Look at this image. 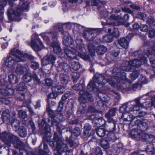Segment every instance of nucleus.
<instances>
[{
  "label": "nucleus",
  "instance_id": "nucleus-10",
  "mask_svg": "<svg viewBox=\"0 0 155 155\" xmlns=\"http://www.w3.org/2000/svg\"><path fill=\"white\" fill-rule=\"evenodd\" d=\"M147 61L146 57H143L140 59V60L135 59L129 61L127 62L128 66H122L121 69L123 71H129L131 70L132 67H138L140 66L142 63L145 64Z\"/></svg>",
  "mask_w": 155,
  "mask_h": 155
},
{
  "label": "nucleus",
  "instance_id": "nucleus-39",
  "mask_svg": "<svg viewBox=\"0 0 155 155\" xmlns=\"http://www.w3.org/2000/svg\"><path fill=\"white\" fill-rule=\"evenodd\" d=\"M23 79L24 81L26 82L30 81L31 77L30 74L28 73V72H26V73L23 75Z\"/></svg>",
  "mask_w": 155,
  "mask_h": 155
},
{
  "label": "nucleus",
  "instance_id": "nucleus-33",
  "mask_svg": "<svg viewBox=\"0 0 155 155\" xmlns=\"http://www.w3.org/2000/svg\"><path fill=\"white\" fill-rule=\"evenodd\" d=\"M105 130L102 128H98L96 130V133L97 135L100 137H104L106 134Z\"/></svg>",
  "mask_w": 155,
  "mask_h": 155
},
{
  "label": "nucleus",
  "instance_id": "nucleus-63",
  "mask_svg": "<svg viewBox=\"0 0 155 155\" xmlns=\"http://www.w3.org/2000/svg\"><path fill=\"white\" fill-rule=\"evenodd\" d=\"M29 124L32 130V131H35L36 128L34 123L32 120H31L30 121Z\"/></svg>",
  "mask_w": 155,
  "mask_h": 155
},
{
  "label": "nucleus",
  "instance_id": "nucleus-55",
  "mask_svg": "<svg viewBox=\"0 0 155 155\" xmlns=\"http://www.w3.org/2000/svg\"><path fill=\"white\" fill-rule=\"evenodd\" d=\"M96 155H102V153L101 148L98 147H96L95 150Z\"/></svg>",
  "mask_w": 155,
  "mask_h": 155
},
{
  "label": "nucleus",
  "instance_id": "nucleus-17",
  "mask_svg": "<svg viewBox=\"0 0 155 155\" xmlns=\"http://www.w3.org/2000/svg\"><path fill=\"white\" fill-rule=\"evenodd\" d=\"M56 58L55 56L52 55H47L44 57L42 61V65H45L50 63L53 64Z\"/></svg>",
  "mask_w": 155,
  "mask_h": 155
},
{
  "label": "nucleus",
  "instance_id": "nucleus-32",
  "mask_svg": "<svg viewBox=\"0 0 155 155\" xmlns=\"http://www.w3.org/2000/svg\"><path fill=\"white\" fill-rule=\"evenodd\" d=\"M108 119L107 124L110 125V126H112V127L109 128V130L112 131L114 130L115 127V122L114 120L110 117L107 118Z\"/></svg>",
  "mask_w": 155,
  "mask_h": 155
},
{
  "label": "nucleus",
  "instance_id": "nucleus-51",
  "mask_svg": "<svg viewBox=\"0 0 155 155\" xmlns=\"http://www.w3.org/2000/svg\"><path fill=\"white\" fill-rule=\"evenodd\" d=\"M31 67L34 70L36 69L39 68V64L37 62H32L31 63Z\"/></svg>",
  "mask_w": 155,
  "mask_h": 155
},
{
  "label": "nucleus",
  "instance_id": "nucleus-2",
  "mask_svg": "<svg viewBox=\"0 0 155 155\" xmlns=\"http://www.w3.org/2000/svg\"><path fill=\"white\" fill-rule=\"evenodd\" d=\"M136 104L135 105L133 104L130 102H128L124 104L120 107L119 111L122 114V118L124 121H132L135 117L130 113V112L134 110H138L140 108H143L145 106L143 103H141L140 102V99L137 98L135 99ZM147 105L145 106L146 107H149L153 106L155 108V101H151L148 103Z\"/></svg>",
  "mask_w": 155,
  "mask_h": 155
},
{
  "label": "nucleus",
  "instance_id": "nucleus-41",
  "mask_svg": "<svg viewBox=\"0 0 155 155\" xmlns=\"http://www.w3.org/2000/svg\"><path fill=\"white\" fill-rule=\"evenodd\" d=\"M121 89L123 92L125 93L127 92L128 93L133 92L136 91L137 88H122Z\"/></svg>",
  "mask_w": 155,
  "mask_h": 155
},
{
  "label": "nucleus",
  "instance_id": "nucleus-3",
  "mask_svg": "<svg viewBox=\"0 0 155 155\" xmlns=\"http://www.w3.org/2000/svg\"><path fill=\"white\" fill-rule=\"evenodd\" d=\"M140 123L136 129L132 130L130 132V135L133 139L137 140H143L144 141L149 140L150 139L153 138V135L145 133L144 131L147 130L148 124L145 121L137 120L136 124Z\"/></svg>",
  "mask_w": 155,
  "mask_h": 155
},
{
  "label": "nucleus",
  "instance_id": "nucleus-14",
  "mask_svg": "<svg viewBox=\"0 0 155 155\" xmlns=\"http://www.w3.org/2000/svg\"><path fill=\"white\" fill-rule=\"evenodd\" d=\"M129 19V16L127 14L125 15L123 18H121L120 16L116 14H112L111 15L108 19V22L110 24L115 23V21L121 20L123 23L125 22Z\"/></svg>",
  "mask_w": 155,
  "mask_h": 155
},
{
  "label": "nucleus",
  "instance_id": "nucleus-25",
  "mask_svg": "<svg viewBox=\"0 0 155 155\" xmlns=\"http://www.w3.org/2000/svg\"><path fill=\"white\" fill-rule=\"evenodd\" d=\"M51 46L53 48L54 52L57 54L60 53L61 49L57 42L54 41L51 44Z\"/></svg>",
  "mask_w": 155,
  "mask_h": 155
},
{
  "label": "nucleus",
  "instance_id": "nucleus-24",
  "mask_svg": "<svg viewBox=\"0 0 155 155\" xmlns=\"http://www.w3.org/2000/svg\"><path fill=\"white\" fill-rule=\"evenodd\" d=\"M95 119H96L98 121L100 122L101 121V122H99V124L101 126H103L104 125H105L106 122L101 117L102 116V114L101 113L99 112H96V113L94 114Z\"/></svg>",
  "mask_w": 155,
  "mask_h": 155
},
{
  "label": "nucleus",
  "instance_id": "nucleus-27",
  "mask_svg": "<svg viewBox=\"0 0 155 155\" xmlns=\"http://www.w3.org/2000/svg\"><path fill=\"white\" fill-rule=\"evenodd\" d=\"M101 95H103L102 94H98V96L100 97L101 100H99L97 101V104L99 106H102L103 105L102 101L105 102H108L110 100V97L107 95L102 96Z\"/></svg>",
  "mask_w": 155,
  "mask_h": 155
},
{
  "label": "nucleus",
  "instance_id": "nucleus-15",
  "mask_svg": "<svg viewBox=\"0 0 155 155\" xmlns=\"http://www.w3.org/2000/svg\"><path fill=\"white\" fill-rule=\"evenodd\" d=\"M96 32V30L91 28H87L84 31L83 37L85 39L89 40L91 41L94 39V37L97 35L95 34Z\"/></svg>",
  "mask_w": 155,
  "mask_h": 155
},
{
  "label": "nucleus",
  "instance_id": "nucleus-57",
  "mask_svg": "<svg viewBox=\"0 0 155 155\" xmlns=\"http://www.w3.org/2000/svg\"><path fill=\"white\" fill-rule=\"evenodd\" d=\"M64 103L62 101H60L59 102L58 107V110L59 111H61L63 108L64 106Z\"/></svg>",
  "mask_w": 155,
  "mask_h": 155
},
{
  "label": "nucleus",
  "instance_id": "nucleus-37",
  "mask_svg": "<svg viewBox=\"0 0 155 155\" xmlns=\"http://www.w3.org/2000/svg\"><path fill=\"white\" fill-rule=\"evenodd\" d=\"M113 37L111 35H107L103 38V41L104 42L110 43L113 40Z\"/></svg>",
  "mask_w": 155,
  "mask_h": 155
},
{
  "label": "nucleus",
  "instance_id": "nucleus-64",
  "mask_svg": "<svg viewBox=\"0 0 155 155\" xmlns=\"http://www.w3.org/2000/svg\"><path fill=\"white\" fill-rule=\"evenodd\" d=\"M74 29L76 31H78L79 29H80L82 28V27L78 24H75L74 25Z\"/></svg>",
  "mask_w": 155,
  "mask_h": 155
},
{
  "label": "nucleus",
  "instance_id": "nucleus-50",
  "mask_svg": "<svg viewBox=\"0 0 155 155\" xmlns=\"http://www.w3.org/2000/svg\"><path fill=\"white\" fill-rule=\"evenodd\" d=\"M85 112V109L84 108H79L78 110L77 111V114L79 116H81V115L84 114Z\"/></svg>",
  "mask_w": 155,
  "mask_h": 155
},
{
  "label": "nucleus",
  "instance_id": "nucleus-44",
  "mask_svg": "<svg viewBox=\"0 0 155 155\" xmlns=\"http://www.w3.org/2000/svg\"><path fill=\"white\" fill-rule=\"evenodd\" d=\"M80 76L78 73L77 72H73L72 74V78L74 83H75L78 79Z\"/></svg>",
  "mask_w": 155,
  "mask_h": 155
},
{
  "label": "nucleus",
  "instance_id": "nucleus-45",
  "mask_svg": "<svg viewBox=\"0 0 155 155\" xmlns=\"http://www.w3.org/2000/svg\"><path fill=\"white\" fill-rule=\"evenodd\" d=\"M81 131L79 128L76 127L74 128L73 130V134L75 136L78 137L81 134Z\"/></svg>",
  "mask_w": 155,
  "mask_h": 155
},
{
  "label": "nucleus",
  "instance_id": "nucleus-5",
  "mask_svg": "<svg viewBox=\"0 0 155 155\" xmlns=\"http://www.w3.org/2000/svg\"><path fill=\"white\" fill-rule=\"evenodd\" d=\"M11 54L14 56L15 57H9L4 62L6 66L9 68H14L17 63L24 61V59L25 58H28L30 60L33 59L34 58L32 55L23 54L20 51L16 49L11 50Z\"/></svg>",
  "mask_w": 155,
  "mask_h": 155
},
{
  "label": "nucleus",
  "instance_id": "nucleus-20",
  "mask_svg": "<svg viewBox=\"0 0 155 155\" xmlns=\"http://www.w3.org/2000/svg\"><path fill=\"white\" fill-rule=\"evenodd\" d=\"M148 81L145 77L142 75L140 76L139 80L134 85L133 87H140L142 86V84H147Z\"/></svg>",
  "mask_w": 155,
  "mask_h": 155
},
{
  "label": "nucleus",
  "instance_id": "nucleus-16",
  "mask_svg": "<svg viewBox=\"0 0 155 155\" xmlns=\"http://www.w3.org/2000/svg\"><path fill=\"white\" fill-rule=\"evenodd\" d=\"M52 91V93L49 94L48 96L47 101L48 103H50V98H55L58 96L59 94H62L65 91V88H51Z\"/></svg>",
  "mask_w": 155,
  "mask_h": 155
},
{
  "label": "nucleus",
  "instance_id": "nucleus-28",
  "mask_svg": "<svg viewBox=\"0 0 155 155\" xmlns=\"http://www.w3.org/2000/svg\"><path fill=\"white\" fill-rule=\"evenodd\" d=\"M18 133L19 135L22 137H25L27 135L26 129L23 126H21L19 128Z\"/></svg>",
  "mask_w": 155,
  "mask_h": 155
},
{
  "label": "nucleus",
  "instance_id": "nucleus-29",
  "mask_svg": "<svg viewBox=\"0 0 155 155\" xmlns=\"http://www.w3.org/2000/svg\"><path fill=\"white\" fill-rule=\"evenodd\" d=\"M107 50V48L103 45L98 46L97 49V52L98 54L102 55L105 53Z\"/></svg>",
  "mask_w": 155,
  "mask_h": 155
},
{
  "label": "nucleus",
  "instance_id": "nucleus-49",
  "mask_svg": "<svg viewBox=\"0 0 155 155\" xmlns=\"http://www.w3.org/2000/svg\"><path fill=\"white\" fill-rule=\"evenodd\" d=\"M31 79H33L35 82L36 83V84H39L40 83L39 79H38V77L36 74H33L31 76Z\"/></svg>",
  "mask_w": 155,
  "mask_h": 155
},
{
  "label": "nucleus",
  "instance_id": "nucleus-8",
  "mask_svg": "<svg viewBox=\"0 0 155 155\" xmlns=\"http://www.w3.org/2000/svg\"><path fill=\"white\" fill-rule=\"evenodd\" d=\"M65 54L69 58H74L77 55L79 57L85 61H88L90 59L88 55L82 54L78 52L76 50L71 48V47H66L64 48Z\"/></svg>",
  "mask_w": 155,
  "mask_h": 155
},
{
  "label": "nucleus",
  "instance_id": "nucleus-26",
  "mask_svg": "<svg viewBox=\"0 0 155 155\" xmlns=\"http://www.w3.org/2000/svg\"><path fill=\"white\" fill-rule=\"evenodd\" d=\"M77 44V48L83 51L85 50L84 46L83 43V41L80 38H77L76 40Z\"/></svg>",
  "mask_w": 155,
  "mask_h": 155
},
{
  "label": "nucleus",
  "instance_id": "nucleus-31",
  "mask_svg": "<svg viewBox=\"0 0 155 155\" xmlns=\"http://www.w3.org/2000/svg\"><path fill=\"white\" fill-rule=\"evenodd\" d=\"M69 80V77L66 74H61L60 75V81L63 84H67Z\"/></svg>",
  "mask_w": 155,
  "mask_h": 155
},
{
  "label": "nucleus",
  "instance_id": "nucleus-36",
  "mask_svg": "<svg viewBox=\"0 0 155 155\" xmlns=\"http://www.w3.org/2000/svg\"><path fill=\"white\" fill-rule=\"evenodd\" d=\"M117 110V109L116 108L111 109L105 114L106 117L107 118H109L114 116Z\"/></svg>",
  "mask_w": 155,
  "mask_h": 155
},
{
  "label": "nucleus",
  "instance_id": "nucleus-23",
  "mask_svg": "<svg viewBox=\"0 0 155 155\" xmlns=\"http://www.w3.org/2000/svg\"><path fill=\"white\" fill-rule=\"evenodd\" d=\"M15 72L18 74H23L24 72H28L27 69L23 66L19 64L16 68Z\"/></svg>",
  "mask_w": 155,
  "mask_h": 155
},
{
  "label": "nucleus",
  "instance_id": "nucleus-30",
  "mask_svg": "<svg viewBox=\"0 0 155 155\" xmlns=\"http://www.w3.org/2000/svg\"><path fill=\"white\" fill-rule=\"evenodd\" d=\"M63 115L60 113L56 114L54 117V120L57 123H58L63 120Z\"/></svg>",
  "mask_w": 155,
  "mask_h": 155
},
{
  "label": "nucleus",
  "instance_id": "nucleus-12",
  "mask_svg": "<svg viewBox=\"0 0 155 155\" xmlns=\"http://www.w3.org/2000/svg\"><path fill=\"white\" fill-rule=\"evenodd\" d=\"M39 126L42 129V134L44 139L47 141H49L48 138L51 137L52 135L50 131V127L45 123L44 120H42L41 124H38Z\"/></svg>",
  "mask_w": 155,
  "mask_h": 155
},
{
  "label": "nucleus",
  "instance_id": "nucleus-54",
  "mask_svg": "<svg viewBox=\"0 0 155 155\" xmlns=\"http://www.w3.org/2000/svg\"><path fill=\"white\" fill-rule=\"evenodd\" d=\"M146 16L147 15L146 14L141 12L139 13L137 15V17L138 18L143 20H144Z\"/></svg>",
  "mask_w": 155,
  "mask_h": 155
},
{
  "label": "nucleus",
  "instance_id": "nucleus-38",
  "mask_svg": "<svg viewBox=\"0 0 155 155\" xmlns=\"http://www.w3.org/2000/svg\"><path fill=\"white\" fill-rule=\"evenodd\" d=\"M89 51L91 55H94L95 53V47L92 44H89L88 46Z\"/></svg>",
  "mask_w": 155,
  "mask_h": 155
},
{
  "label": "nucleus",
  "instance_id": "nucleus-58",
  "mask_svg": "<svg viewBox=\"0 0 155 155\" xmlns=\"http://www.w3.org/2000/svg\"><path fill=\"white\" fill-rule=\"evenodd\" d=\"M148 27L146 25H143L140 27L141 31L144 32L147 31L148 30Z\"/></svg>",
  "mask_w": 155,
  "mask_h": 155
},
{
  "label": "nucleus",
  "instance_id": "nucleus-42",
  "mask_svg": "<svg viewBox=\"0 0 155 155\" xmlns=\"http://www.w3.org/2000/svg\"><path fill=\"white\" fill-rule=\"evenodd\" d=\"M18 114L19 117L22 118H25L28 117L26 112L23 110H19Z\"/></svg>",
  "mask_w": 155,
  "mask_h": 155
},
{
  "label": "nucleus",
  "instance_id": "nucleus-13",
  "mask_svg": "<svg viewBox=\"0 0 155 155\" xmlns=\"http://www.w3.org/2000/svg\"><path fill=\"white\" fill-rule=\"evenodd\" d=\"M84 88H82L79 92L80 96L78 98L79 101L81 104H85L88 100L91 102L93 101V99L92 95L85 91Z\"/></svg>",
  "mask_w": 155,
  "mask_h": 155
},
{
  "label": "nucleus",
  "instance_id": "nucleus-22",
  "mask_svg": "<svg viewBox=\"0 0 155 155\" xmlns=\"http://www.w3.org/2000/svg\"><path fill=\"white\" fill-rule=\"evenodd\" d=\"M13 130L15 132L18 131L20 128V122L16 118H13L11 122Z\"/></svg>",
  "mask_w": 155,
  "mask_h": 155
},
{
  "label": "nucleus",
  "instance_id": "nucleus-43",
  "mask_svg": "<svg viewBox=\"0 0 155 155\" xmlns=\"http://www.w3.org/2000/svg\"><path fill=\"white\" fill-rule=\"evenodd\" d=\"M71 65L72 68L75 71L78 70L80 68V65L78 62H72Z\"/></svg>",
  "mask_w": 155,
  "mask_h": 155
},
{
  "label": "nucleus",
  "instance_id": "nucleus-6",
  "mask_svg": "<svg viewBox=\"0 0 155 155\" xmlns=\"http://www.w3.org/2000/svg\"><path fill=\"white\" fill-rule=\"evenodd\" d=\"M1 140L7 146L10 147L12 144H13L14 147L20 149V152L23 150L25 147V144L21 141L19 140L18 137L12 134L7 132H4L0 135Z\"/></svg>",
  "mask_w": 155,
  "mask_h": 155
},
{
  "label": "nucleus",
  "instance_id": "nucleus-9",
  "mask_svg": "<svg viewBox=\"0 0 155 155\" xmlns=\"http://www.w3.org/2000/svg\"><path fill=\"white\" fill-rule=\"evenodd\" d=\"M28 6V3H24L21 6V8L18 7L16 11H14L12 8H9L8 10V16L9 18H11L12 15H14L15 16V20L18 21H21L20 16L21 15L23 11L24 10H27Z\"/></svg>",
  "mask_w": 155,
  "mask_h": 155
},
{
  "label": "nucleus",
  "instance_id": "nucleus-34",
  "mask_svg": "<svg viewBox=\"0 0 155 155\" xmlns=\"http://www.w3.org/2000/svg\"><path fill=\"white\" fill-rule=\"evenodd\" d=\"M107 139L110 141L113 142L117 138L115 134L112 132H109L107 135Z\"/></svg>",
  "mask_w": 155,
  "mask_h": 155
},
{
  "label": "nucleus",
  "instance_id": "nucleus-48",
  "mask_svg": "<svg viewBox=\"0 0 155 155\" xmlns=\"http://www.w3.org/2000/svg\"><path fill=\"white\" fill-rule=\"evenodd\" d=\"M32 39H36L37 40L40 45L42 46V47H44V45L42 44V43L41 41L40 40V39L38 38V36L36 34H34L32 36Z\"/></svg>",
  "mask_w": 155,
  "mask_h": 155
},
{
  "label": "nucleus",
  "instance_id": "nucleus-52",
  "mask_svg": "<svg viewBox=\"0 0 155 155\" xmlns=\"http://www.w3.org/2000/svg\"><path fill=\"white\" fill-rule=\"evenodd\" d=\"M0 92L2 95L4 96H6L8 93V91L6 90L4 88H0Z\"/></svg>",
  "mask_w": 155,
  "mask_h": 155
},
{
  "label": "nucleus",
  "instance_id": "nucleus-18",
  "mask_svg": "<svg viewBox=\"0 0 155 155\" xmlns=\"http://www.w3.org/2000/svg\"><path fill=\"white\" fill-rule=\"evenodd\" d=\"M58 70L59 71H64L65 72H68L70 71L71 68L67 63H61L59 64L58 67Z\"/></svg>",
  "mask_w": 155,
  "mask_h": 155
},
{
  "label": "nucleus",
  "instance_id": "nucleus-53",
  "mask_svg": "<svg viewBox=\"0 0 155 155\" xmlns=\"http://www.w3.org/2000/svg\"><path fill=\"white\" fill-rule=\"evenodd\" d=\"M45 82L46 84L48 86H50L53 84V81L50 78H48L45 79Z\"/></svg>",
  "mask_w": 155,
  "mask_h": 155
},
{
  "label": "nucleus",
  "instance_id": "nucleus-19",
  "mask_svg": "<svg viewBox=\"0 0 155 155\" xmlns=\"http://www.w3.org/2000/svg\"><path fill=\"white\" fill-rule=\"evenodd\" d=\"M2 118L4 122L7 123L8 122H9L11 118V116L8 110H5L3 111L2 114Z\"/></svg>",
  "mask_w": 155,
  "mask_h": 155
},
{
  "label": "nucleus",
  "instance_id": "nucleus-21",
  "mask_svg": "<svg viewBox=\"0 0 155 155\" xmlns=\"http://www.w3.org/2000/svg\"><path fill=\"white\" fill-rule=\"evenodd\" d=\"M132 34H130L129 36L127 37L126 38H121L118 41L119 44L123 48L127 49L128 47V40L129 39L128 38L131 36Z\"/></svg>",
  "mask_w": 155,
  "mask_h": 155
},
{
  "label": "nucleus",
  "instance_id": "nucleus-61",
  "mask_svg": "<svg viewBox=\"0 0 155 155\" xmlns=\"http://www.w3.org/2000/svg\"><path fill=\"white\" fill-rule=\"evenodd\" d=\"M70 95V93L69 92H67L64 95L62 96L61 101H65L68 98Z\"/></svg>",
  "mask_w": 155,
  "mask_h": 155
},
{
  "label": "nucleus",
  "instance_id": "nucleus-59",
  "mask_svg": "<svg viewBox=\"0 0 155 155\" xmlns=\"http://www.w3.org/2000/svg\"><path fill=\"white\" fill-rule=\"evenodd\" d=\"M112 35L114 37H117L119 36V33L118 29H115L112 33H111Z\"/></svg>",
  "mask_w": 155,
  "mask_h": 155
},
{
  "label": "nucleus",
  "instance_id": "nucleus-35",
  "mask_svg": "<svg viewBox=\"0 0 155 155\" xmlns=\"http://www.w3.org/2000/svg\"><path fill=\"white\" fill-rule=\"evenodd\" d=\"M31 46L35 51H37L41 50L40 48L37 43L34 40H32L31 41Z\"/></svg>",
  "mask_w": 155,
  "mask_h": 155
},
{
  "label": "nucleus",
  "instance_id": "nucleus-4",
  "mask_svg": "<svg viewBox=\"0 0 155 155\" xmlns=\"http://www.w3.org/2000/svg\"><path fill=\"white\" fill-rule=\"evenodd\" d=\"M54 28L55 30L54 31L44 32L41 33L40 35L43 40L46 42L47 45H49L50 43L48 37L51 36L53 38H56L58 31L62 34H65L63 38V43L65 45L68 46L72 44L73 43L72 39L70 37L69 34L68 32H64L62 30V25H61V27H59V25H57Z\"/></svg>",
  "mask_w": 155,
  "mask_h": 155
},
{
  "label": "nucleus",
  "instance_id": "nucleus-60",
  "mask_svg": "<svg viewBox=\"0 0 155 155\" xmlns=\"http://www.w3.org/2000/svg\"><path fill=\"white\" fill-rule=\"evenodd\" d=\"M46 110L48 114L51 116V117L53 116L54 114V111L52 110L50 107H47Z\"/></svg>",
  "mask_w": 155,
  "mask_h": 155
},
{
  "label": "nucleus",
  "instance_id": "nucleus-46",
  "mask_svg": "<svg viewBox=\"0 0 155 155\" xmlns=\"http://www.w3.org/2000/svg\"><path fill=\"white\" fill-rule=\"evenodd\" d=\"M139 72L138 71H135L133 72L130 75V78L133 80L136 79L138 76Z\"/></svg>",
  "mask_w": 155,
  "mask_h": 155
},
{
  "label": "nucleus",
  "instance_id": "nucleus-11",
  "mask_svg": "<svg viewBox=\"0 0 155 155\" xmlns=\"http://www.w3.org/2000/svg\"><path fill=\"white\" fill-rule=\"evenodd\" d=\"M6 77H3L2 75L0 76V87H8L9 86V84H14L18 82V79L17 76L14 74H12L8 75V80L9 83L6 81Z\"/></svg>",
  "mask_w": 155,
  "mask_h": 155
},
{
  "label": "nucleus",
  "instance_id": "nucleus-47",
  "mask_svg": "<svg viewBox=\"0 0 155 155\" xmlns=\"http://www.w3.org/2000/svg\"><path fill=\"white\" fill-rule=\"evenodd\" d=\"M91 4L92 6H96L99 2L102 3V4H105L104 2H102L101 0H91Z\"/></svg>",
  "mask_w": 155,
  "mask_h": 155
},
{
  "label": "nucleus",
  "instance_id": "nucleus-40",
  "mask_svg": "<svg viewBox=\"0 0 155 155\" xmlns=\"http://www.w3.org/2000/svg\"><path fill=\"white\" fill-rule=\"evenodd\" d=\"M101 147L105 149H108L109 147V144L106 140H103L101 141Z\"/></svg>",
  "mask_w": 155,
  "mask_h": 155
},
{
  "label": "nucleus",
  "instance_id": "nucleus-1",
  "mask_svg": "<svg viewBox=\"0 0 155 155\" xmlns=\"http://www.w3.org/2000/svg\"><path fill=\"white\" fill-rule=\"evenodd\" d=\"M113 75L109 78V76H104L100 74L97 79L91 81L88 84L87 87H98L100 85H104L108 82L111 86H114L117 83H125L126 82L130 83L129 80L127 78L126 74L121 71V69L117 68H114L113 70Z\"/></svg>",
  "mask_w": 155,
  "mask_h": 155
},
{
  "label": "nucleus",
  "instance_id": "nucleus-56",
  "mask_svg": "<svg viewBox=\"0 0 155 155\" xmlns=\"http://www.w3.org/2000/svg\"><path fill=\"white\" fill-rule=\"evenodd\" d=\"M112 94L116 100H119L120 99V97L119 94L115 91H113Z\"/></svg>",
  "mask_w": 155,
  "mask_h": 155
},
{
  "label": "nucleus",
  "instance_id": "nucleus-62",
  "mask_svg": "<svg viewBox=\"0 0 155 155\" xmlns=\"http://www.w3.org/2000/svg\"><path fill=\"white\" fill-rule=\"evenodd\" d=\"M155 36V31L154 30H152L150 31L149 34V36L150 38H153Z\"/></svg>",
  "mask_w": 155,
  "mask_h": 155
},
{
  "label": "nucleus",
  "instance_id": "nucleus-7",
  "mask_svg": "<svg viewBox=\"0 0 155 155\" xmlns=\"http://www.w3.org/2000/svg\"><path fill=\"white\" fill-rule=\"evenodd\" d=\"M53 140H50V144L53 149L57 151L56 155H61L62 152L67 151L68 150L67 145L64 143L61 139L58 137L56 133H54Z\"/></svg>",
  "mask_w": 155,
  "mask_h": 155
}]
</instances>
